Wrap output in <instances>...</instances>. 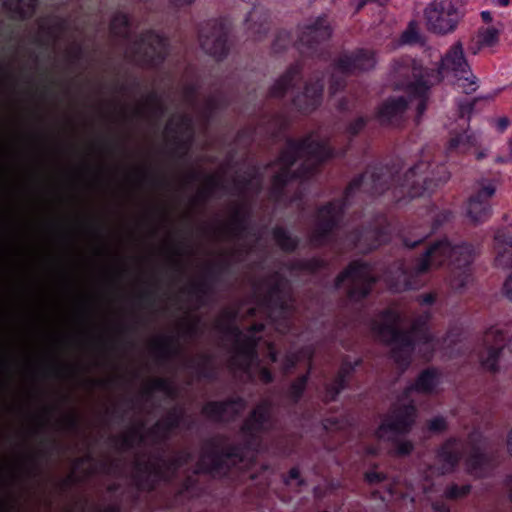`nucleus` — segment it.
Masks as SVG:
<instances>
[{"label": "nucleus", "mask_w": 512, "mask_h": 512, "mask_svg": "<svg viewBox=\"0 0 512 512\" xmlns=\"http://www.w3.org/2000/svg\"><path fill=\"white\" fill-rule=\"evenodd\" d=\"M39 224H34V512L41 502V465L44 460L48 465L58 467L63 460H68L72 471L66 475L50 473L48 482L52 498L62 501L63 512H74L77 500L70 496L73 487L84 478L95 473L98 461L91 452L81 457L72 454L77 444L67 443L61 435H78L80 417L74 411L66 412L63 405L70 401L69 395L60 390L54 392V401L45 407L46 425L52 430L45 440L41 439V419L39 413Z\"/></svg>", "instance_id": "1"}, {"label": "nucleus", "mask_w": 512, "mask_h": 512, "mask_svg": "<svg viewBox=\"0 0 512 512\" xmlns=\"http://www.w3.org/2000/svg\"><path fill=\"white\" fill-rule=\"evenodd\" d=\"M430 164L420 161L400 175L399 164L369 166L363 174L354 178L347 186L343 199L333 200L322 206L316 214V221L310 241L315 246L331 242L333 231L338 226L344 208L357 191L370 195H381L394 187L395 196L419 197L432 192L436 187L446 183L450 173L445 165H437L428 172Z\"/></svg>", "instance_id": "2"}, {"label": "nucleus", "mask_w": 512, "mask_h": 512, "mask_svg": "<svg viewBox=\"0 0 512 512\" xmlns=\"http://www.w3.org/2000/svg\"><path fill=\"white\" fill-rule=\"evenodd\" d=\"M184 419L185 410L179 406H173L162 419L148 428L146 433L142 431L144 423L141 422L139 426H131L125 433L111 435L109 442L119 456L106 457L100 461L101 469L107 474L120 471L122 454L144 445L149 439L153 451L149 455L135 454L132 468L133 481L136 487L142 491H151L160 481H169L179 468L193 459V454L185 449L176 451L171 457L167 456L165 444L170 439L172 432L181 426Z\"/></svg>", "instance_id": "3"}, {"label": "nucleus", "mask_w": 512, "mask_h": 512, "mask_svg": "<svg viewBox=\"0 0 512 512\" xmlns=\"http://www.w3.org/2000/svg\"><path fill=\"white\" fill-rule=\"evenodd\" d=\"M333 152L329 143L318 135L311 133L301 140L287 139L276 161L265 167L272 171L269 199L276 204L296 203L302 205V192L298 190L293 196L288 195V187L296 179H308Z\"/></svg>", "instance_id": "4"}, {"label": "nucleus", "mask_w": 512, "mask_h": 512, "mask_svg": "<svg viewBox=\"0 0 512 512\" xmlns=\"http://www.w3.org/2000/svg\"><path fill=\"white\" fill-rule=\"evenodd\" d=\"M475 249L471 244L452 245L448 240H438L430 244L425 252L411 263L400 262L396 275L388 277L390 288L395 292L418 289L423 285L422 277L432 268L447 262L448 282L453 290H462L471 277V263Z\"/></svg>", "instance_id": "5"}, {"label": "nucleus", "mask_w": 512, "mask_h": 512, "mask_svg": "<svg viewBox=\"0 0 512 512\" xmlns=\"http://www.w3.org/2000/svg\"><path fill=\"white\" fill-rule=\"evenodd\" d=\"M200 85L198 81L185 83L181 91V99L187 112L175 113L167 121L164 134L172 146L173 154L185 158L194 141V115L204 129H207L213 113L226 107L230 96L223 84H213L210 94L202 101L199 99Z\"/></svg>", "instance_id": "6"}, {"label": "nucleus", "mask_w": 512, "mask_h": 512, "mask_svg": "<svg viewBox=\"0 0 512 512\" xmlns=\"http://www.w3.org/2000/svg\"><path fill=\"white\" fill-rule=\"evenodd\" d=\"M394 71L401 79L407 96L389 98L383 102L378 110V119L381 124L399 125L406 109L416 102V120L419 121L427 108L428 91L433 83L427 79V71L410 58L395 62Z\"/></svg>", "instance_id": "7"}, {"label": "nucleus", "mask_w": 512, "mask_h": 512, "mask_svg": "<svg viewBox=\"0 0 512 512\" xmlns=\"http://www.w3.org/2000/svg\"><path fill=\"white\" fill-rule=\"evenodd\" d=\"M428 320V314L420 315L413 321L410 331L400 330L397 327L399 315L386 309L371 321L370 327L377 339L392 345V358L404 370L410 364L415 339L423 343L427 352L434 350V337L427 329Z\"/></svg>", "instance_id": "8"}, {"label": "nucleus", "mask_w": 512, "mask_h": 512, "mask_svg": "<svg viewBox=\"0 0 512 512\" xmlns=\"http://www.w3.org/2000/svg\"><path fill=\"white\" fill-rule=\"evenodd\" d=\"M216 236L227 241L238 243L229 250L228 256L215 263H210L205 276L217 285L223 283V277L229 273L233 261L243 263L259 245L261 236L250 224V211L243 206L235 205L228 222L221 224Z\"/></svg>", "instance_id": "9"}, {"label": "nucleus", "mask_w": 512, "mask_h": 512, "mask_svg": "<svg viewBox=\"0 0 512 512\" xmlns=\"http://www.w3.org/2000/svg\"><path fill=\"white\" fill-rule=\"evenodd\" d=\"M254 293L276 329L281 333L289 332L294 314L289 280L279 271L273 272L255 284Z\"/></svg>", "instance_id": "10"}, {"label": "nucleus", "mask_w": 512, "mask_h": 512, "mask_svg": "<svg viewBox=\"0 0 512 512\" xmlns=\"http://www.w3.org/2000/svg\"><path fill=\"white\" fill-rule=\"evenodd\" d=\"M110 31L115 37L128 42L125 56L137 65L157 67L167 56V40L154 31L148 30L130 41V22L122 12L114 14Z\"/></svg>", "instance_id": "11"}, {"label": "nucleus", "mask_w": 512, "mask_h": 512, "mask_svg": "<svg viewBox=\"0 0 512 512\" xmlns=\"http://www.w3.org/2000/svg\"><path fill=\"white\" fill-rule=\"evenodd\" d=\"M239 315L237 307H224L214 321L215 329L225 337L233 341L231 363L237 367L247 369L251 362L257 358V346L260 337L256 334L264 330L262 323L253 324L247 333H244L237 325Z\"/></svg>", "instance_id": "12"}, {"label": "nucleus", "mask_w": 512, "mask_h": 512, "mask_svg": "<svg viewBox=\"0 0 512 512\" xmlns=\"http://www.w3.org/2000/svg\"><path fill=\"white\" fill-rule=\"evenodd\" d=\"M241 460L240 447L230 445L222 436H214L203 442L195 472H220Z\"/></svg>", "instance_id": "13"}, {"label": "nucleus", "mask_w": 512, "mask_h": 512, "mask_svg": "<svg viewBox=\"0 0 512 512\" xmlns=\"http://www.w3.org/2000/svg\"><path fill=\"white\" fill-rule=\"evenodd\" d=\"M374 53L367 49L343 52L333 64L330 76L329 93L341 91L346 85V76L362 71H368L375 65Z\"/></svg>", "instance_id": "14"}, {"label": "nucleus", "mask_w": 512, "mask_h": 512, "mask_svg": "<svg viewBox=\"0 0 512 512\" xmlns=\"http://www.w3.org/2000/svg\"><path fill=\"white\" fill-rule=\"evenodd\" d=\"M375 282L372 267L366 262L355 260L337 276L335 286L340 288L345 284L349 300L357 302L370 293Z\"/></svg>", "instance_id": "15"}, {"label": "nucleus", "mask_w": 512, "mask_h": 512, "mask_svg": "<svg viewBox=\"0 0 512 512\" xmlns=\"http://www.w3.org/2000/svg\"><path fill=\"white\" fill-rule=\"evenodd\" d=\"M331 33L330 24L325 16L309 20L299 28V51L307 56L324 57Z\"/></svg>", "instance_id": "16"}, {"label": "nucleus", "mask_w": 512, "mask_h": 512, "mask_svg": "<svg viewBox=\"0 0 512 512\" xmlns=\"http://www.w3.org/2000/svg\"><path fill=\"white\" fill-rule=\"evenodd\" d=\"M230 28L222 19H210L200 25L198 31L202 50L217 60L224 59L230 50Z\"/></svg>", "instance_id": "17"}, {"label": "nucleus", "mask_w": 512, "mask_h": 512, "mask_svg": "<svg viewBox=\"0 0 512 512\" xmlns=\"http://www.w3.org/2000/svg\"><path fill=\"white\" fill-rule=\"evenodd\" d=\"M426 25L436 34H447L457 27L462 13L453 0H435L425 9Z\"/></svg>", "instance_id": "18"}, {"label": "nucleus", "mask_w": 512, "mask_h": 512, "mask_svg": "<svg viewBox=\"0 0 512 512\" xmlns=\"http://www.w3.org/2000/svg\"><path fill=\"white\" fill-rule=\"evenodd\" d=\"M416 407L413 403L395 404L384 417L376 431L381 440L395 441L399 434L409 432L415 422Z\"/></svg>", "instance_id": "19"}, {"label": "nucleus", "mask_w": 512, "mask_h": 512, "mask_svg": "<svg viewBox=\"0 0 512 512\" xmlns=\"http://www.w3.org/2000/svg\"><path fill=\"white\" fill-rule=\"evenodd\" d=\"M73 345L74 339L67 333H56L53 336L51 356L46 367L47 374L52 380L63 382L74 375V365L63 359L64 354L67 353Z\"/></svg>", "instance_id": "20"}, {"label": "nucleus", "mask_w": 512, "mask_h": 512, "mask_svg": "<svg viewBox=\"0 0 512 512\" xmlns=\"http://www.w3.org/2000/svg\"><path fill=\"white\" fill-rule=\"evenodd\" d=\"M273 425L271 405L262 401L255 406L241 426L245 447L257 450L260 445V434L268 431Z\"/></svg>", "instance_id": "21"}, {"label": "nucleus", "mask_w": 512, "mask_h": 512, "mask_svg": "<svg viewBox=\"0 0 512 512\" xmlns=\"http://www.w3.org/2000/svg\"><path fill=\"white\" fill-rule=\"evenodd\" d=\"M74 231L66 221L56 223L55 239L61 249V256L56 259L57 272L66 291L74 289L72 281V239Z\"/></svg>", "instance_id": "22"}, {"label": "nucleus", "mask_w": 512, "mask_h": 512, "mask_svg": "<svg viewBox=\"0 0 512 512\" xmlns=\"http://www.w3.org/2000/svg\"><path fill=\"white\" fill-rule=\"evenodd\" d=\"M506 345L505 332L498 327H490L483 336L482 347L478 352V358L483 368L491 372L498 370L500 353ZM512 351V334L507 342Z\"/></svg>", "instance_id": "23"}, {"label": "nucleus", "mask_w": 512, "mask_h": 512, "mask_svg": "<svg viewBox=\"0 0 512 512\" xmlns=\"http://www.w3.org/2000/svg\"><path fill=\"white\" fill-rule=\"evenodd\" d=\"M387 239L388 228L385 226L356 229L346 236L344 249L356 248L360 252H368L376 249Z\"/></svg>", "instance_id": "24"}, {"label": "nucleus", "mask_w": 512, "mask_h": 512, "mask_svg": "<svg viewBox=\"0 0 512 512\" xmlns=\"http://www.w3.org/2000/svg\"><path fill=\"white\" fill-rule=\"evenodd\" d=\"M324 74H315L305 85L304 91L292 98L293 106L300 112L309 113L315 110L322 101Z\"/></svg>", "instance_id": "25"}, {"label": "nucleus", "mask_w": 512, "mask_h": 512, "mask_svg": "<svg viewBox=\"0 0 512 512\" xmlns=\"http://www.w3.org/2000/svg\"><path fill=\"white\" fill-rule=\"evenodd\" d=\"M496 186L492 182L482 184L478 191L471 195L467 204V215L474 224L485 222L491 215L489 199L494 195Z\"/></svg>", "instance_id": "26"}, {"label": "nucleus", "mask_w": 512, "mask_h": 512, "mask_svg": "<svg viewBox=\"0 0 512 512\" xmlns=\"http://www.w3.org/2000/svg\"><path fill=\"white\" fill-rule=\"evenodd\" d=\"M246 406L242 397H232L224 401H209L202 407V414L213 421L234 419Z\"/></svg>", "instance_id": "27"}, {"label": "nucleus", "mask_w": 512, "mask_h": 512, "mask_svg": "<svg viewBox=\"0 0 512 512\" xmlns=\"http://www.w3.org/2000/svg\"><path fill=\"white\" fill-rule=\"evenodd\" d=\"M362 363V358H358L354 361H352L348 355L342 358L339 370L335 378L325 386L324 397L327 402L334 401L336 397L341 393V391L348 387V384L351 381L356 368L360 367Z\"/></svg>", "instance_id": "28"}, {"label": "nucleus", "mask_w": 512, "mask_h": 512, "mask_svg": "<svg viewBox=\"0 0 512 512\" xmlns=\"http://www.w3.org/2000/svg\"><path fill=\"white\" fill-rule=\"evenodd\" d=\"M244 25L248 38L254 41L262 40L271 28L270 11L263 6L254 5L247 14Z\"/></svg>", "instance_id": "29"}, {"label": "nucleus", "mask_w": 512, "mask_h": 512, "mask_svg": "<svg viewBox=\"0 0 512 512\" xmlns=\"http://www.w3.org/2000/svg\"><path fill=\"white\" fill-rule=\"evenodd\" d=\"M469 66L464 57L463 48L460 43H457L451 47V49L446 53V55L441 60V65L437 72L435 78L437 81H440V75L444 72L452 71L458 76L460 79L464 78L466 81L468 77H465V74L468 73Z\"/></svg>", "instance_id": "30"}, {"label": "nucleus", "mask_w": 512, "mask_h": 512, "mask_svg": "<svg viewBox=\"0 0 512 512\" xmlns=\"http://www.w3.org/2000/svg\"><path fill=\"white\" fill-rule=\"evenodd\" d=\"M182 363L184 368L192 371L198 379L213 380L216 378L213 356L209 353L183 356Z\"/></svg>", "instance_id": "31"}, {"label": "nucleus", "mask_w": 512, "mask_h": 512, "mask_svg": "<svg viewBox=\"0 0 512 512\" xmlns=\"http://www.w3.org/2000/svg\"><path fill=\"white\" fill-rule=\"evenodd\" d=\"M462 456V445L457 440H448L440 448L437 455L440 474L450 473L457 466Z\"/></svg>", "instance_id": "32"}, {"label": "nucleus", "mask_w": 512, "mask_h": 512, "mask_svg": "<svg viewBox=\"0 0 512 512\" xmlns=\"http://www.w3.org/2000/svg\"><path fill=\"white\" fill-rule=\"evenodd\" d=\"M167 111L168 108L164 103L162 96L159 95L157 91H151L146 97L144 107L136 110V115L139 117H145L153 124L158 125L166 115Z\"/></svg>", "instance_id": "33"}, {"label": "nucleus", "mask_w": 512, "mask_h": 512, "mask_svg": "<svg viewBox=\"0 0 512 512\" xmlns=\"http://www.w3.org/2000/svg\"><path fill=\"white\" fill-rule=\"evenodd\" d=\"M262 172L260 167L253 166L246 175H237L234 184L241 195H257L262 189Z\"/></svg>", "instance_id": "34"}, {"label": "nucleus", "mask_w": 512, "mask_h": 512, "mask_svg": "<svg viewBox=\"0 0 512 512\" xmlns=\"http://www.w3.org/2000/svg\"><path fill=\"white\" fill-rule=\"evenodd\" d=\"M301 80V69L298 65L291 66L271 87L269 96L281 98L288 91L293 90Z\"/></svg>", "instance_id": "35"}, {"label": "nucleus", "mask_w": 512, "mask_h": 512, "mask_svg": "<svg viewBox=\"0 0 512 512\" xmlns=\"http://www.w3.org/2000/svg\"><path fill=\"white\" fill-rule=\"evenodd\" d=\"M467 468L475 477H484L492 469L491 458L484 453L478 445H473L467 459Z\"/></svg>", "instance_id": "36"}, {"label": "nucleus", "mask_w": 512, "mask_h": 512, "mask_svg": "<svg viewBox=\"0 0 512 512\" xmlns=\"http://www.w3.org/2000/svg\"><path fill=\"white\" fill-rule=\"evenodd\" d=\"M154 348L160 361H167L182 354L179 338L174 335L162 337L155 342Z\"/></svg>", "instance_id": "37"}, {"label": "nucleus", "mask_w": 512, "mask_h": 512, "mask_svg": "<svg viewBox=\"0 0 512 512\" xmlns=\"http://www.w3.org/2000/svg\"><path fill=\"white\" fill-rule=\"evenodd\" d=\"M436 386V374L432 370L423 371L416 382L404 391V397L409 399L414 392L431 393Z\"/></svg>", "instance_id": "38"}, {"label": "nucleus", "mask_w": 512, "mask_h": 512, "mask_svg": "<svg viewBox=\"0 0 512 512\" xmlns=\"http://www.w3.org/2000/svg\"><path fill=\"white\" fill-rule=\"evenodd\" d=\"M272 235L276 243L285 252H292L298 247L299 238L293 237L285 228L281 226H276L272 231Z\"/></svg>", "instance_id": "39"}, {"label": "nucleus", "mask_w": 512, "mask_h": 512, "mask_svg": "<svg viewBox=\"0 0 512 512\" xmlns=\"http://www.w3.org/2000/svg\"><path fill=\"white\" fill-rule=\"evenodd\" d=\"M216 286V283L204 275L201 280L192 282L188 287H183L182 292L187 294H199L201 297H210L215 293Z\"/></svg>", "instance_id": "40"}, {"label": "nucleus", "mask_w": 512, "mask_h": 512, "mask_svg": "<svg viewBox=\"0 0 512 512\" xmlns=\"http://www.w3.org/2000/svg\"><path fill=\"white\" fill-rule=\"evenodd\" d=\"M477 143V137L469 131H464L462 134H458L452 137L449 141L448 149L459 150L460 152H466L469 148L475 146Z\"/></svg>", "instance_id": "41"}, {"label": "nucleus", "mask_w": 512, "mask_h": 512, "mask_svg": "<svg viewBox=\"0 0 512 512\" xmlns=\"http://www.w3.org/2000/svg\"><path fill=\"white\" fill-rule=\"evenodd\" d=\"M68 29V23L66 20L59 19L56 21L55 25L49 28L48 31V41L49 45L51 46V52L53 53L54 57L56 56L58 52V43L62 40L64 37L66 31Z\"/></svg>", "instance_id": "42"}, {"label": "nucleus", "mask_w": 512, "mask_h": 512, "mask_svg": "<svg viewBox=\"0 0 512 512\" xmlns=\"http://www.w3.org/2000/svg\"><path fill=\"white\" fill-rule=\"evenodd\" d=\"M254 365L258 369L259 378H260V380L263 383L268 384V383H271L273 381V375H272L271 371L268 368H266V367L260 366V359H259L258 355H257V358L255 360H253V362H251L250 366L247 369L240 368V367H237V366L233 365L231 363V357L229 358V366H230V368L232 370H234V371H242L245 374H247L249 377H252V374H253L252 367Z\"/></svg>", "instance_id": "43"}, {"label": "nucleus", "mask_w": 512, "mask_h": 512, "mask_svg": "<svg viewBox=\"0 0 512 512\" xmlns=\"http://www.w3.org/2000/svg\"><path fill=\"white\" fill-rule=\"evenodd\" d=\"M32 0H4L6 10L13 18H24L30 11Z\"/></svg>", "instance_id": "44"}, {"label": "nucleus", "mask_w": 512, "mask_h": 512, "mask_svg": "<svg viewBox=\"0 0 512 512\" xmlns=\"http://www.w3.org/2000/svg\"><path fill=\"white\" fill-rule=\"evenodd\" d=\"M65 69L78 64L84 57V49L81 44L72 42L63 51Z\"/></svg>", "instance_id": "45"}, {"label": "nucleus", "mask_w": 512, "mask_h": 512, "mask_svg": "<svg viewBox=\"0 0 512 512\" xmlns=\"http://www.w3.org/2000/svg\"><path fill=\"white\" fill-rule=\"evenodd\" d=\"M326 262L319 258H312L308 260H297L291 263V270L306 271L309 273H315L325 268Z\"/></svg>", "instance_id": "46"}, {"label": "nucleus", "mask_w": 512, "mask_h": 512, "mask_svg": "<svg viewBox=\"0 0 512 512\" xmlns=\"http://www.w3.org/2000/svg\"><path fill=\"white\" fill-rule=\"evenodd\" d=\"M472 486L470 484L458 485L451 483L446 486L444 490V497L447 500H460L467 497L471 492Z\"/></svg>", "instance_id": "47"}, {"label": "nucleus", "mask_w": 512, "mask_h": 512, "mask_svg": "<svg viewBox=\"0 0 512 512\" xmlns=\"http://www.w3.org/2000/svg\"><path fill=\"white\" fill-rule=\"evenodd\" d=\"M497 255L495 257V264L498 267L510 268L512 267V245L503 246L496 244Z\"/></svg>", "instance_id": "48"}, {"label": "nucleus", "mask_w": 512, "mask_h": 512, "mask_svg": "<svg viewBox=\"0 0 512 512\" xmlns=\"http://www.w3.org/2000/svg\"><path fill=\"white\" fill-rule=\"evenodd\" d=\"M499 41V30L495 27L479 30L478 42L482 46H493Z\"/></svg>", "instance_id": "49"}, {"label": "nucleus", "mask_w": 512, "mask_h": 512, "mask_svg": "<svg viewBox=\"0 0 512 512\" xmlns=\"http://www.w3.org/2000/svg\"><path fill=\"white\" fill-rule=\"evenodd\" d=\"M155 391L163 392L167 397L175 399L177 397V390L172 385L171 381L167 378L158 377L151 381Z\"/></svg>", "instance_id": "50"}, {"label": "nucleus", "mask_w": 512, "mask_h": 512, "mask_svg": "<svg viewBox=\"0 0 512 512\" xmlns=\"http://www.w3.org/2000/svg\"><path fill=\"white\" fill-rule=\"evenodd\" d=\"M307 381H308V375L305 374V375L299 376L296 380H294L291 383L290 388H289V395L294 402H297L301 398V396L306 388Z\"/></svg>", "instance_id": "51"}, {"label": "nucleus", "mask_w": 512, "mask_h": 512, "mask_svg": "<svg viewBox=\"0 0 512 512\" xmlns=\"http://www.w3.org/2000/svg\"><path fill=\"white\" fill-rule=\"evenodd\" d=\"M205 186L209 190V193L212 192L216 195L218 190L227 191V185L224 179L217 174H207L205 175Z\"/></svg>", "instance_id": "52"}, {"label": "nucleus", "mask_w": 512, "mask_h": 512, "mask_svg": "<svg viewBox=\"0 0 512 512\" xmlns=\"http://www.w3.org/2000/svg\"><path fill=\"white\" fill-rule=\"evenodd\" d=\"M291 44V36L290 33L286 30L279 31L272 44V49L275 53H280L287 49V47Z\"/></svg>", "instance_id": "53"}, {"label": "nucleus", "mask_w": 512, "mask_h": 512, "mask_svg": "<svg viewBox=\"0 0 512 512\" xmlns=\"http://www.w3.org/2000/svg\"><path fill=\"white\" fill-rule=\"evenodd\" d=\"M402 41L407 44H416L421 42L422 38L418 30L417 23L411 21L402 34Z\"/></svg>", "instance_id": "54"}, {"label": "nucleus", "mask_w": 512, "mask_h": 512, "mask_svg": "<svg viewBox=\"0 0 512 512\" xmlns=\"http://www.w3.org/2000/svg\"><path fill=\"white\" fill-rule=\"evenodd\" d=\"M495 241L497 245H512V227L498 230L495 235Z\"/></svg>", "instance_id": "55"}, {"label": "nucleus", "mask_w": 512, "mask_h": 512, "mask_svg": "<svg viewBox=\"0 0 512 512\" xmlns=\"http://www.w3.org/2000/svg\"><path fill=\"white\" fill-rule=\"evenodd\" d=\"M198 0H167L168 8L179 12L191 8Z\"/></svg>", "instance_id": "56"}, {"label": "nucleus", "mask_w": 512, "mask_h": 512, "mask_svg": "<svg viewBox=\"0 0 512 512\" xmlns=\"http://www.w3.org/2000/svg\"><path fill=\"white\" fill-rule=\"evenodd\" d=\"M447 428V423L444 417L438 416L427 422V429L431 433H441Z\"/></svg>", "instance_id": "57"}, {"label": "nucleus", "mask_w": 512, "mask_h": 512, "mask_svg": "<svg viewBox=\"0 0 512 512\" xmlns=\"http://www.w3.org/2000/svg\"><path fill=\"white\" fill-rule=\"evenodd\" d=\"M255 140V132L251 129H243L238 132L236 137V145L247 146Z\"/></svg>", "instance_id": "58"}, {"label": "nucleus", "mask_w": 512, "mask_h": 512, "mask_svg": "<svg viewBox=\"0 0 512 512\" xmlns=\"http://www.w3.org/2000/svg\"><path fill=\"white\" fill-rule=\"evenodd\" d=\"M214 196L215 194L212 192L209 193L207 186L203 185V187L198 190L197 195L192 198V204L205 205L207 201Z\"/></svg>", "instance_id": "59"}, {"label": "nucleus", "mask_w": 512, "mask_h": 512, "mask_svg": "<svg viewBox=\"0 0 512 512\" xmlns=\"http://www.w3.org/2000/svg\"><path fill=\"white\" fill-rule=\"evenodd\" d=\"M367 120L364 117H359L349 124L347 133L350 136H356L366 125Z\"/></svg>", "instance_id": "60"}, {"label": "nucleus", "mask_w": 512, "mask_h": 512, "mask_svg": "<svg viewBox=\"0 0 512 512\" xmlns=\"http://www.w3.org/2000/svg\"><path fill=\"white\" fill-rule=\"evenodd\" d=\"M413 448V443L410 441H396L395 443L396 453L399 456L409 455L412 452Z\"/></svg>", "instance_id": "61"}, {"label": "nucleus", "mask_w": 512, "mask_h": 512, "mask_svg": "<svg viewBox=\"0 0 512 512\" xmlns=\"http://www.w3.org/2000/svg\"><path fill=\"white\" fill-rule=\"evenodd\" d=\"M365 480L367 483L374 485L386 480V475L380 472H367L365 474Z\"/></svg>", "instance_id": "62"}, {"label": "nucleus", "mask_w": 512, "mask_h": 512, "mask_svg": "<svg viewBox=\"0 0 512 512\" xmlns=\"http://www.w3.org/2000/svg\"><path fill=\"white\" fill-rule=\"evenodd\" d=\"M199 324H200V318L197 317L193 322L189 323L186 326L185 333L187 334V336H189V338H194L199 335V333H200Z\"/></svg>", "instance_id": "63"}, {"label": "nucleus", "mask_w": 512, "mask_h": 512, "mask_svg": "<svg viewBox=\"0 0 512 512\" xmlns=\"http://www.w3.org/2000/svg\"><path fill=\"white\" fill-rule=\"evenodd\" d=\"M140 299L149 306H153L156 301L155 290L147 289L140 294Z\"/></svg>", "instance_id": "64"}]
</instances>
